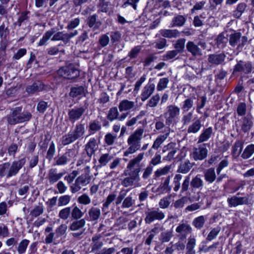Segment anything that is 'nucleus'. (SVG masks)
<instances>
[{"label": "nucleus", "instance_id": "11", "mask_svg": "<svg viewBox=\"0 0 254 254\" xmlns=\"http://www.w3.org/2000/svg\"><path fill=\"white\" fill-rule=\"evenodd\" d=\"M208 150L205 144L199 145L198 147L194 148L191 154L192 157L195 161L202 160L207 155Z\"/></svg>", "mask_w": 254, "mask_h": 254}, {"label": "nucleus", "instance_id": "33", "mask_svg": "<svg viewBox=\"0 0 254 254\" xmlns=\"http://www.w3.org/2000/svg\"><path fill=\"white\" fill-rule=\"evenodd\" d=\"M254 153V144L248 145L241 154V157L244 159H249Z\"/></svg>", "mask_w": 254, "mask_h": 254}, {"label": "nucleus", "instance_id": "15", "mask_svg": "<svg viewBox=\"0 0 254 254\" xmlns=\"http://www.w3.org/2000/svg\"><path fill=\"white\" fill-rule=\"evenodd\" d=\"M64 175L62 172L58 173V170L56 168H51L47 174V178L49 183L53 185L60 180Z\"/></svg>", "mask_w": 254, "mask_h": 254}, {"label": "nucleus", "instance_id": "12", "mask_svg": "<svg viewBox=\"0 0 254 254\" xmlns=\"http://www.w3.org/2000/svg\"><path fill=\"white\" fill-rule=\"evenodd\" d=\"M26 162L25 158H22L18 161H13L11 164L9 163V172L7 178L15 176L20 169L24 165Z\"/></svg>", "mask_w": 254, "mask_h": 254}, {"label": "nucleus", "instance_id": "10", "mask_svg": "<svg viewBox=\"0 0 254 254\" xmlns=\"http://www.w3.org/2000/svg\"><path fill=\"white\" fill-rule=\"evenodd\" d=\"M83 133V128H76L73 132L69 133L67 135L63 136L62 144L65 145L70 143L82 135Z\"/></svg>", "mask_w": 254, "mask_h": 254}, {"label": "nucleus", "instance_id": "50", "mask_svg": "<svg viewBox=\"0 0 254 254\" xmlns=\"http://www.w3.org/2000/svg\"><path fill=\"white\" fill-rule=\"evenodd\" d=\"M173 236L171 231H166L161 233L160 238V241L161 243L168 242Z\"/></svg>", "mask_w": 254, "mask_h": 254}, {"label": "nucleus", "instance_id": "21", "mask_svg": "<svg viewBox=\"0 0 254 254\" xmlns=\"http://www.w3.org/2000/svg\"><path fill=\"white\" fill-rule=\"evenodd\" d=\"M226 56L223 53L213 54L209 56L208 60L211 64H221L225 60Z\"/></svg>", "mask_w": 254, "mask_h": 254}, {"label": "nucleus", "instance_id": "17", "mask_svg": "<svg viewBox=\"0 0 254 254\" xmlns=\"http://www.w3.org/2000/svg\"><path fill=\"white\" fill-rule=\"evenodd\" d=\"M227 202L230 207H236L239 205L247 204L248 203V198L246 197L233 196L228 198Z\"/></svg>", "mask_w": 254, "mask_h": 254}, {"label": "nucleus", "instance_id": "34", "mask_svg": "<svg viewBox=\"0 0 254 254\" xmlns=\"http://www.w3.org/2000/svg\"><path fill=\"white\" fill-rule=\"evenodd\" d=\"M190 186L194 189H199L203 187V181L199 175L193 178L190 182Z\"/></svg>", "mask_w": 254, "mask_h": 254}, {"label": "nucleus", "instance_id": "29", "mask_svg": "<svg viewBox=\"0 0 254 254\" xmlns=\"http://www.w3.org/2000/svg\"><path fill=\"white\" fill-rule=\"evenodd\" d=\"M86 224V221L84 218L75 220L72 222L69 226V229L72 231L79 230L84 227Z\"/></svg>", "mask_w": 254, "mask_h": 254}, {"label": "nucleus", "instance_id": "27", "mask_svg": "<svg viewBox=\"0 0 254 254\" xmlns=\"http://www.w3.org/2000/svg\"><path fill=\"white\" fill-rule=\"evenodd\" d=\"M97 145L94 138L91 139L86 145L85 150L88 156L91 157L97 150Z\"/></svg>", "mask_w": 254, "mask_h": 254}, {"label": "nucleus", "instance_id": "23", "mask_svg": "<svg viewBox=\"0 0 254 254\" xmlns=\"http://www.w3.org/2000/svg\"><path fill=\"white\" fill-rule=\"evenodd\" d=\"M186 47L187 50L194 56H200L202 54L200 49L193 42H188Z\"/></svg>", "mask_w": 254, "mask_h": 254}, {"label": "nucleus", "instance_id": "61", "mask_svg": "<svg viewBox=\"0 0 254 254\" xmlns=\"http://www.w3.org/2000/svg\"><path fill=\"white\" fill-rule=\"evenodd\" d=\"M67 229L65 224H62L56 230V233L57 237H60L64 235Z\"/></svg>", "mask_w": 254, "mask_h": 254}, {"label": "nucleus", "instance_id": "58", "mask_svg": "<svg viewBox=\"0 0 254 254\" xmlns=\"http://www.w3.org/2000/svg\"><path fill=\"white\" fill-rule=\"evenodd\" d=\"M193 105V100L191 98H188L184 101L182 109L185 112L188 111L192 107Z\"/></svg>", "mask_w": 254, "mask_h": 254}, {"label": "nucleus", "instance_id": "48", "mask_svg": "<svg viewBox=\"0 0 254 254\" xmlns=\"http://www.w3.org/2000/svg\"><path fill=\"white\" fill-rule=\"evenodd\" d=\"M71 196L69 195H64L60 196L58 199V205L59 207L66 206L70 202Z\"/></svg>", "mask_w": 254, "mask_h": 254}, {"label": "nucleus", "instance_id": "54", "mask_svg": "<svg viewBox=\"0 0 254 254\" xmlns=\"http://www.w3.org/2000/svg\"><path fill=\"white\" fill-rule=\"evenodd\" d=\"M112 158V156L109 153L102 154L99 159V163L101 166H105Z\"/></svg>", "mask_w": 254, "mask_h": 254}, {"label": "nucleus", "instance_id": "57", "mask_svg": "<svg viewBox=\"0 0 254 254\" xmlns=\"http://www.w3.org/2000/svg\"><path fill=\"white\" fill-rule=\"evenodd\" d=\"M9 163L6 162L0 165V176L1 177L6 176L7 178V175L9 172Z\"/></svg>", "mask_w": 254, "mask_h": 254}, {"label": "nucleus", "instance_id": "59", "mask_svg": "<svg viewBox=\"0 0 254 254\" xmlns=\"http://www.w3.org/2000/svg\"><path fill=\"white\" fill-rule=\"evenodd\" d=\"M77 201L80 204L88 205L90 203L91 199L87 194L84 193L78 197Z\"/></svg>", "mask_w": 254, "mask_h": 254}, {"label": "nucleus", "instance_id": "32", "mask_svg": "<svg viewBox=\"0 0 254 254\" xmlns=\"http://www.w3.org/2000/svg\"><path fill=\"white\" fill-rule=\"evenodd\" d=\"M193 164L189 160L186 161L180 165L177 172L183 174H186L189 172Z\"/></svg>", "mask_w": 254, "mask_h": 254}, {"label": "nucleus", "instance_id": "49", "mask_svg": "<svg viewBox=\"0 0 254 254\" xmlns=\"http://www.w3.org/2000/svg\"><path fill=\"white\" fill-rule=\"evenodd\" d=\"M9 31L8 26L2 23L0 25V37L2 40L5 39L7 36L9 35Z\"/></svg>", "mask_w": 254, "mask_h": 254}, {"label": "nucleus", "instance_id": "40", "mask_svg": "<svg viewBox=\"0 0 254 254\" xmlns=\"http://www.w3.org/2000/svg\"><path fill=\"white\" fill-rule=\"evenodd\" d=\"M135 203V200L131 196L125 197L122 202V208H128L132 207Z\"/></svg>", "mask_w": 254, "mask_h": 254}, {"label": "nucleus", "instance_id": "31", "mask_svg": "<svg viewBox=\"0 0 254 254\" xmlns=\"http://www.w3.org/2000/svg\"><path fill=\"white\" fill-rule=\"evenodd\" d=\"M186 19L183 16L180 15H177L173 18L170 24V27L182 26L186 22Z\"/></svg>", "mask_w": 254, "mask_h": 254}, {"label": "nucleus", "instance_id": "35", "mask_svg": "<svg viewBox=\"0 0 254 254\" xmlns=\"http://www.w3.org/2000/svg\"><path fill=\"white\" fill-rule=\"evenodd\" d=\"M243 147V142L240 140L237 141L233 147V155L236 157L239 156L242 152Z\"/></svg>", "mask_w": 254, "mask_h": 254}, {"label": "nucleus", "instance_id": "16", "mask_svg": "<svg viewBox=\"0 0 254 254\" xmlns=\"http://www.w3.org/2000/svg\"><path fill=\"white\" fill-rule=\"evenodd\" d=\"M155 85L154 83H148L143 88L141 94V100L142 101L146 100L154 92Z\"/></svg>", "mask_w": 254, "mask_h": 254}, {"label": "nucleus", "instance_id": "13", "mask_svg": "<svg viewBox=\"0 0 254 254\" xmlns=\"http://www.w3.org/2000/svg\"><path fill=\"white\" fill-rule=\"evenodd\" d=\"M192 231V228L190 224L183 222L176 229V232L180 234L181 239H186L188 235L191 233Z\"/></svg>", "mask_w": 254, "mask_h": 254}, {"label": "nucleus", "instance_id": "39", "mask_svg": "<svg viewBox=\"0 0 254 254\" xmlns=\"http://www.w3.org/2000/svg\"><path fill=\"white\" fill-rule=\"evenodd\" d=\"M171 168V165H167L163 168H159L154 172V176L156 178H159L162 176L166 175L169 173Z\"/></svg>", "mask_w": 254, "mask_h": 254}, {"label": "nucleus", "instance_id": "53", "mask_svg": "<svg viewBox=\"0 0 254 254\" xmlns=\"http://www.w3.org/2000/svg\"><path fill=\"white\" fill-rule=\"evenodd\" d=\"M188 198L186 196H183L181 198L176 200L174 203V206L175 208H183L185 204L187 203Z\"/></svg>", "mask_w": 254, "mask_h": 254}, {"label": "nucleus", "instance_id": "62", "mask_svg": "<svg viewBox=\"0 0 254 254\" xmlns=\"http://www.w3.org/2000/svg\"><path fill=\"white\" fill-rule=\"evenodd\" d=\"M68 162L73 161L77 154L74 150H69L64 154Z\"/></svg>", "mask_w": 254, "mask_h": 254}, {"label": "nucleus", "instance_id": "2", "mask_svg": "<svg viewBox=\"0 0 254 254\" xmlns=\"http://www.w3.org/2000/svg\"><path fill=\"white\" fill-rule=\"evenodd\" d=\"M143 132V129L140 128L128 137L127 143L129 146L124 152V156H127L129 154H133L140 148V140Z\"/></svg>", "mask_w": 254, "mask_h": 254}, {"label": "nucleus", "instance_id": "55", "mask_svg": "<svg viewBox=\"0 0 254 254\" xmlns=\"http://www.w3.org/2000/svg\"><path fill=\"white\" fill-rule=\"evenodd\" d=\"M43 209L42 204H39L31 211L30 215L35 217H38L43 213Z\"/></svg>", "mask_w": 254, "mask_h": 254}, {"label": "nucleus", "instance_id": "56", "mask_svg": "<svg viewBox=\"0 0 254 254\" xmlns=\"http://www.w3.org/2000/svg\"><path fill=\"white\" fill-rule=\"evenodd\" d=\"M117 194L114 193L110 194L107 197L105 202L103 204V209L108 208L110 204L116 198Z\"/></svg>", "mask_w": 254, "mask_h": 254}, {"label": "nucleus", "instance_id": "26", "mask_svg": "<svg viewBox=\"0 0 254 254\" xmlns=\"http://www.w3.org/2000/svg\"><path fill=\"white\" fill-rule=\"evenodd\" d=\"M159 32L161 36L168 38H177L180 36V32L176 29H162Z\"/></svg>", "mask_w": 254, "mask_h": 254}, {"label": "nucleus", "instance_id": "60", "mask_svg": "<svg viewBox=\"0 0 254 254\" xmlns=\"http://www.w3.org/2000/svg\"><path fill=\"white\" fill-rule=\"evenodd\" d=\"M220 231V227H216V228H213L211 230V231L209 232V233L208 234L206 239L209 241H212L216 237V236L218 235Z\"/></svg>", "mask_w": 254, "mask_h": 254}, {"label": "nucleus", "instance_id": "52", "mask_svg": "<svg viewBox=\"0 0 254 254\" xmlns=\"http://www.w3.org/2000/svg\"><path fill=\"white\" fill-rule=\"evenodd\" d=\"M128 190L123 189L121 190L119 192V195L116 197L115 200V204L116 205H120L122 202H123L124 199L126 196Z\"/></svg>", "mask_w": 254, "mask_h": 254}, {"label": "nucleus", "instance_id": "5", "mask_svg": "<svg viewBox=\"0 0 254 254\" xmlns=\"http://www.w3.org/2000/svg\"><path fill=\"white\" fill-rule=\"evenodd\" d=\"M248 42V38L246 36H242L240 32L232 33L229 36V43L233 47L237 46V50L241 51Z\"/></svg>", "mask_w": 254, "mask_h": 254}, {"label": "nucleus", "instance_id": "51", "mask_svg": "<svg viewBox=\"0 0 254 254\" xmlns=\"http://www.w3.org/2000/svg\"><path fill=\"white\" fill-rule=\"evenodd\" d=\"M169 80L168 78H162L159 79L157 86L158 91H162L167 87Z\"/></svg>", "mask_w": 254, "mask_h": 254}, {"label": "nucleus", "instance_id": "9", "mask_svg": "<svg viewBox=\"0 0 254 254\" xmlns=\"http://www.w3.org/2000/svg\"><path fill=\"white\" fill-rule=\"evenodd\" d=\"M176 144L174 143H170L167 146H165L163 151H168L167 156H165L163 158L164 160L170 161L173 159H177L178 161L181 160L183 156L180 157L178 153L179 149L177 147H175Z\"/></svg>", "mask_w": 254, "mask_h": 254}, {"label": "nucleus", "instance_id": "44", "mask_svg": "<svg viewBox=\"0 0 254 254\" xmlns=\"http://www.w3.org/2000/svg\"><path fill=\"white\" fill-rule=\"evenodd\" d=\"M171 195L164 197L159 202V206L161 209H166L169 207L171 204Z\"/></svg>", "mask_w": 254, "mask_h": 254}, {"label": "nucleus", "instance_id": "14", "mask_svg": "<svg viewBox=\"0 0 254 254\" xmlns=\"http://www.w3.org/2000/svg\"><path fill=\"white\" fill-rule=\"evenodd\" d=\"M252 69L253 65L251 62L240 61L235 65L234 71L243 72L244 73L248 74L252 71Z\"/></svg>", "mask_w": 254, "mask_h": 254}, {"label": "nucleus", "instance_id": "42", "mask_svg": "<svg viewBox=\"0 0 254 254\" xmlns=\"http://www.w3.org/2000/svg\"><path fill=\"white\" fill-rule=\"evenodd\" d=\"M205 222V218L203 216H200L195 218L192 221V225L197 229L202 228Z\"/></svg>", "mask_w": 254, "mask_h": 254}, {"label": "nucleus", "instance_id": "45", "mask_svg": "<svg viewBox=\"0 0 254 254\" xmlns=\"http://www.w3.org/2000/svg\"><path fill=\"white\" fill-rule=\"evenodd\" d=\"M212 133L211 128H207L200 134L198 143H201L206 141L210 137Z\"/></svg>", "mask_w": 254, "mask_h": 254}, {"label": "nucleus", "instance_id": "4", "mask_svg": "<svg viewBox=\"0 0 254 254\" xmlns=\"http://www.w3.org/2000/svg\"><path fill=\"white\" fill-rule=\"evenodd\" d=\"M53 35V36L51 39L52 41H55L62 40L64 42H67L65 33H64L63 32H58L55 33V29H51L45 33L43 36L42 39L40 40L38 43V46H41L46 45L47 41Z\"/></svg>", "mask_w": 254, "mask_h": 254}, {"label": "nucleus", "instance_id": "41", "mask_svg": "<svg viewBox=\"0 0 254 254\" xmlns=\"http://www.w3.org/2000/svg\"><path fill=\"white\" fill-rule=\"evenodd\" d=\"M69 95L72 97H77L78 96L84 95V88L82 86L73 87L71 89Z\"/></svg>", "mask_w": 254, "mask_h": 254}, {"label": "nucleus", "instance_id": "47", "mask_svg": "<svg viewBox=\"0 0 254 254\" xmlns=\"http://www.w3.org/2000/svg\"><path fill=\"white\" fill-rule=\"evenodd\" d=\"M183 178V176L182 175L178 174H176L174 179L173 181V184L174 186L173 190L174 191L177 192L179 190L180 188L181 187V181Z\"/></svg>", "mask_w": 254, "mask_h": 254}, {"label": "nucleus", "instance_id": "63", "mask_svg": "<svg viewBox=\"0 0 254 254\" xmlns=\"http://www.w3.org/2000/svg\"><path fill=\"white\" fill-rule=\"evenodd\" d=\"M118 111L116 107L112 108L110 109L108 114V118L111 121H113L118 118Z\"/></svg>", "mask_w": 254, "mask_h": 254}, {"label": "nucleus", "instance_id": "38", "mask_svg": "<svg viewBox=\"0 0 254 254\" xmlns=\"http://www.w3.org/2000/svg\"><path fill=\"white\" fill-rule=\"evenodd\" d=\"M71 218L74 220H78L83 215V212L81 209L77 206H74L72 209H71Z\"/></svg>", "mask_w": 254, "mask_h": 254}, {"label": "nucleus", "instance_id": "6", "mask_svg": "<svg viewBox=\"0 0 254 254\" xmlns=\"http://www.w3.org/2000/svg\"><path fill=\"white\" fill-rule=\"evenodd\" d=\"M165 217L164 213L160 210L159 208H152L145 212L144 221L146 224H151L155 220L162 221Z\"/></svg>", "mask_w": 254, "mask_h": 254}, {"label": "nucleus", "instance_id": "37", "mask_svg": "<svg viewBox=\"0 0 254 254\" xmlns=\"http://www.w3.org/2000/svg\"><path fill=\"white\" fill-rule=\"evenodd\" d=\"M169 134V131H168L165 134L161 135L158 136L154 142V143L152 145V148L155 149H157L162 144L164 141L167 138Z\"/></svg>", "mask_w": 254, "mask_h": 254}, {"label": "nucleus", "instance_id": "36", "mask_svg": "<svg viewBox=\"0 0 254 254\" xmlns=\"http://www.w3.org/2000/svg\"><path fill=\"white\" fill-rule=\"evenodd\" d=\"M70 214L71 207H66L63 208L59 211L58 216L63 220L65 221L69 218Z\"/></svg>", "mask_w": 254, "mask_h": 254}, {"label": "nucleus", "instance_id": "64", "mask_svg": "<svg viewBox=\"0 0 254 254\" xmlns=\"http://www.w3.org/2000/svg\"><path fill=\"white\" fill-rule=\"evenodd\" d=\"M153 171V166L149 165L143 170L142 177L144 180L148 179L150 176L152 174Z\"/></svg>", "mask_w": 254, "mask_h": 254}, {"label": "nucleus", "instance_id": "30", "mask_svg": "<svg viewBox=\"0 0 254 254\" xmlns=\"http://www.w3.org/2000/svg\"><path fill=\"white\" fill-rule=\"evenodd\" d=\"M134 106V103L133 101L128 100H123L119 105V109L121 112L126 111L133 108Z\"/></svg>", "mask_w": 254, "mask_h": 254}, {"label": "nucleus", "instance_id": "19", "mask_svg": "<svg viewBox=\"0 0 254 254\" xmlns=\"http://www.w3.org/2000/svg\"><path fill=\"white\" fill-rule=\"evenodd\" d=\"M247 3L244 2L239 3L233 11V16L235 18H240L242 14L247 11Z\"/></svg>", "mask_w": 254, "mask_h": 254}, {"label": "nucleus", "instance_id": "28", "mask_svg": "<svg viewBox=\"0 0 254 254\" xmlns=\"http://www.w3.org/2000/svg\"><path fill=\"white\" fill-rule=\"evenodd\" d=\"M204 177L205 180L209 184H211L214 182L216 179L214 169L210 168L207 169L204 172Z\"/></svg>", "mask_w": 254, "mask_h": 254}, {"label": "nucleus", "instance_id": "25", "mask_svg": "<svg viewBox=\"0 0 254 254\" xmlns=\"http://www.w3.org/2000/svg\"><path fill=\"white\" fill-rule=\"evenodd\" d=\"M43 88L44 85L41 82L37 81L31 85L27 86L26 91L28 94H32L42 90Z\"/></svg>", "mask_w": 254, "mask_h": 254}, {"label": "nucleus", "instance_id": "20", "mask_svg": "<svg viewBox=\"0 0 254 254\" xmlns=\"http://www.w3.org/2000/svg\"><path fill=\"white\" fill-rule=\"evenodd\" d=\"M17 118L14 119L13 121H12L11 119L10 118L9 120V124L11 125H14L16 123H22L25 121H27L30 120L31 117V115L30 113L25 112L22 114H18L17 112Z\"/></svg>", "mask_w": 254, "mask_h": 254}, {"label": "nucleus", "instance_id": "43", "mask_svg": "<svg viewBox=\"0 0 254 254\" xmlns=\"http://www.w3.org/2000/svg\"><path fill=\"white\" fill-rule=\"evenodd\" d=\"M29 244V241L27 239L22 240L18 244L17 247V252L19 254H24L27 249V246Z\"/></svg>", "mask_w": 254, "mask_h": 254}, {"label": "nucleus", "instance_id": "46", "mask_svg": "<svg viewBox=\"0 0 254 254\" xmlns=\"http://www.w3.org/2000/svg\"><path fill=\"white\" fill-rule=\"evenodd\" d=\"M160 100V97L159 95L155 94L149 99L146 104V106L150 108H154L157 106Z\"/></svg>", "mask_w": 254, "mask_h": 254}, {"label": "nucleus", "instance_id": "22", "mask_svg": "<svg viewBox=\"0 0 254 254\" xmlns=\"http://www.w3.org/2000/svg\"><path fill=\"white\" fill-rule=\"evenodd\" d=\"M196 245V239L194 236H190L188 239V242L186 245V254H195L194 250Z\"/></svg>", "mask_w": 254, "mask_h": 254}, {"label": "nucleus", "instance_id": "1", "mask_svg": "<svg viewBox=\"0 0 254 254\" xmlns=\"http://www.w3.org/2000/svg\"><path fill=\"white\" fill-rule=\"evenodd\" d=\"M144 155V153H140L129 161L127 169L125 170L124 173L125 175L128 176L124 178L121 182V185L124 187L138 186L140 180L139 173L141 170L140 163Z\"/></svg>", "mask_w": 254, "mask_h": 254}, {"label": "nucleus", "instance_id": "7", "mask_svg": "<svg viewBox=\"0 0 254 254\" xmlns=\"http://www.w3.org/2000/svg\"><path fill=\"white\" fill-rule=\"evenodd\" d=\"M58 73L60 76L68 79H74L79 75V70L72 64L61 68Z\"/></svg>", "mask_w": 254, "mask_h": 254}, {"label": "nucleus", "instance_id": "8", "mask_svg": "<svg viewBox=\"0 0 254 254\" xmlns=\"http://www.w3.org/2000/svg\"><path fill=\"white\" fill-rule=\"evenodd\" d=\"M90 177L87 174H83L78 177L74 184L70 186V189L72 193H75L80 190L82 187L86 186L90 182Z\"/></svg>", "mask_w": 254, "mask_h": 254}, {"label": "nucleus", "instance_id": "24", "mask_svg": "<svg viewBox=\"0 0 254 254\" xmlns=\"http://www.w3.org/2000/svg\"><path fill=\"white\" fill-rule=\"evenodd\" d=\"M85 109L83 107L74 108L70 111L68 115L70 120L75 121L80 118L83 113Z\"/></svg>", "mask_w": 254, "mask_h": 254}, {"label": "nucleus", "instance_id": "18", "mask_svg": "<svg viewBox=\"0 0 254 254\" xmlns=\"http://www.w3.org/2000/svg\"><path fill=\"white\" fill-rule=\"evenodd\" d=\"M88 215V220L96 222L101 215L100 209L98 207L92 206L89 209Z\"/></svg>", "mask_w": 254, "mask_h": 254}, {"label": "nucleus", "instance_id": "3", "mask_svg": "<svg viewBox=\"0 0 254 254\" xmlns=\"http://www.w3.org/2000/svg\"><path fill=\"white\" fill-rule=\"evenodd\" d=\"M180 108L175 105H171L166 108L165 113L166 124L169 126H174L178 122V116L180 115Z\"/></svg>", "mask_w": 254, "mask_h": 254}]
</instances>
